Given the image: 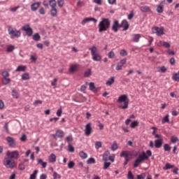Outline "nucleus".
<instances>
[{
  "label": "nucleus",
  "instance_id": "obj_1",
  "mask_svg": "<svg viewBox=\"0 0 179 179\" xmlns=\"http://www.w3.org/2000/svg\"><path fill=\"white\" fill-rule=\"evenodd\" d=\"M111 21L108 18H102L101 21L99 23V31L103 33V31H107L108 29H110Z\"/></svg>",
  "mask_w": 179,
  "mask_h": 179
},
{
  "label": "nucleus",
  "instance_id": "obj_2",
  "mask_svg": "<svg viewBox=\"0 0 179 179\" xmlns=\"http://www.w3.org/2000/svg\"><path fill=\"white\" fill-rule=\"evenodd\" d=\"M8 31L10 38H19L22 36V32L12 26L8 27Z\"/></svg>",
  "mask_w": 179,
  "mask_h": 179
},
{
  "label": "nucleus",
  "instance_id": "obj_3",
  "mask_svg": "<svg viewBox=\"0 0 179 179\" xmlns=\"http://www.w3.org/2000/svg\"><path fill=\"white\" fill-rule=\"evenodd\" d=\"M3 164L6 166V169H15L16 167V163L14 159L9 158L8 157L4 158L3 161Z\"/></svg>",
  "mask_w": 179,
  "mask_h": 179
},
{
  "label": "nucleus",
  "instance_id": "obj_4",
  "mask_svg": "<svg viewBox=\"0 0 179 179\" xmlns=\"http://www.w3.org/2000/svg\"><path fill=\"white\" fill-rule=\"evenodd\" d=\"M127 99L128 96L127 94H123L118 98L117 102L124 103V106H120V108H122V110L128 108V105L129 104V102L127 101Z\"/></svg>",
  "mask_w": 179,
  "mask_h": 179
},
{
  "label": "nucleus",
  "instance_id": "obj_5",
  "mask_svg": "<svg viewBox=\"0 0 179 179\" xmlns=\"http://www.w3.org/2000/svg\"><path fill=\"white\" fill-rule=\"evenodd\" d=\"M89 50L91 51V55L92 56L93 61H96V62L101 61V56L97 53V48L95 46L90 48Z\"/></svg>",
  "mask_w": 179,
  "mask_h": 179
},
{
  "label": "nucleus",
  "instance_id": "obj_6",
  "mask_svg": "<svg viewBox=\"0 0 179 179\" xmlns=\"http://www.w3.org/2000/svg\"><path fill=\"white\" fill-rule=\"evenodd\" d=\"M143 160H148V156L146 155V152H142L141 155H138V157L134 162V167H138V166H139V164L142 163Z\"/></svg>",
  "mask_w": 179,
  "mask_h": 179
},
{
  "label": "nucleus",
  "instance_id": "obj_7",
  "mask_svg": "<svg viewBox=\"0 0 179 179\" xmlns=\"http://www.w3.org/2000/svg\"><path fill=\"white\" fill-rule=\"evenodd\" d=\"M6 156L9 159H11L13 160H17L19 159L20 155L19 154V151L14 150V151H7Z\"/></svg>",
  "mask_w": 179,
  "mask_h": 179
},
{
  "label": "nucleus",
  "instance_id": "obj_8",
  "mask_svg": "<svg viewBox=\"0 0 179 179\" xmlns=\"http://www.w3.org/2000/svg\"><path fill=\"white\" fill-rule=\"evenodd\" d=\"M152 32L153 33V34H156V36H163V34H164V28L154 27L152 29Z\"/></svg>",
  "mask_w": 179,
  "mask_h": 179
},
{
  "label": "nucleus",
  "instance_id": "obj_9",
  "mask_svg": "<svg viewBox=\"0 0 179 179\" xmlns=\"http://www.w3.org/2000/svg\"><path fill=\"white\" fill-rule=\"evenodd\" d=\"M22 31H26L27 36H28V37H31L33 34V29L30 27L29 24H25L22 27Z\"/></svg>",
  "mask_w": 179,
  "mask_h": 179
},
{
  "label": "nucleus",
  "instance_id": "obj_10",
  "mask_svg": "<svg viewBox=\"0 0 179 179\" xmlns=\"http://www.w3.org/2000/svg\"><path fill=\"white\" fill-rule=\"evenodd\" d=\"M120 157H124L125 160H129L132 157V154L129 151H123L120 154Z\"/></svg>",
  "mask_w": 179,
  "mask_h": 179
},
{
  "label": "nucleus",
  "instance_id": "obj_11",
  "mask_svg": "<svg viewBox=\"0 0 179 179\" xmlns=\"http://www.w3.org/2000/svg\"><path fill=\"white\" fill-rule=\"evenodd\" d=\"M6 139L10 148H15V146H16V140H15V138L8 136Z\"/></svg>",
  "mask_w": 179,
  "mask_h": 179
},
{
  "label": "nucleus",
  "instance_id": "obj_12",
  "mask_svg": "<svg viewBox=\"0 0 179 179\" xmlns=\"http://www.w3.org/2000/svg\"><path fill=\"white\" fill-rule=\"evenodd\" d=\"M92 123H87L85 125V134L86 136H90V134H92Z\"/></svg>",
  "mask_w": 179,
  "mask_h": 179
},
{
  "label": "nucleus",
  "instance_id": "obj_13",
  "mask_svg": "<svg viewBox=\"0 0 179 179\" xmlns=\"http://www.w3.org/2000/svg\"><path fill=\"white\" fill-rule=\"evenodd\" d=\"M120 27H121V25H120V23L118 22V21L115 20L113 22V24L112 26V30L113 31H115V33H117V31H118V29H120Z\"/></svg>",
  "mask_w": 179,
  "mask_h": 179
},
{
  "label": "nucleus",
  "instance_id": "obj_14",
  "mask_svg": "<svg viewBox=\"0 0 179 179\" xmlns=\"http://www.w3.org/2000/svg\"><path fill=\"white\" fill-rule=\"evenodd\" d=\"M40 2H36L34 3L31 5V10H32V12H36V10H37V9H38V8H40Z\"/></svg>",
  "mask_w": 179,
  "mask_h": 179
},
{
  "label": "nucleus",
  "instance_id": "obj_15",
  "mask_svg": "<svg viewBox=\"0 0 179 179\" xmlns=\"http://www.w3.org/2000/svg\"><path fill=\"white\" fill-rule=\"evenodd\" d=\"M162 145H163V139L159 138L155 141V146L157 149L162 148Z\"/></svg>",
  "mask_w": 179,
  "mask_h": 179
},
{
  "label": "nucleus",
  "instance_id": "obj_16",
  "mask_svg": "<svg viewBox=\"0 0 179 179\" xmlns=\"http://www.w3.org/2000/svg\"><path fill=\"white\" fill-rule=\"evenodd\" d=\"M94 22V23H97V20H96L95 18H93V17H87V18H85L83 22H82V24L85 25L86 24V23L89 22Z\"/></svg>",
  "mask_w": 179,
  "mask_h": 179
},
{
  "label": "nucleus",
  "instance_id": "obj_17",
  "mask_svg": "<svg viewBox=\"0 0 179 179\" xmlns=\"http://www.w3.org/2000/svg\"><path fill=\"white\" fill-rule=\"evenodd\" d=\"M120 27H124L123 31H125V30H128V29H129V24H128L127 20H122Z\"/></svg>",
  "mask_w": 179,
  "mask_h": 179
},
{
  "label": "nucleus",
  "instance_id": "obj_18",
  "mask_svg": "<svg viewBox=\"0 0 179 179\" xmlns=\"http://www.w3.org/2000/svg\"><path fill=\"white\" fill-rule=\"evenodd\" d=\"M141 37V36L139 34H134L132 41H134V43H139Z\"/></svg>",
  "mask_w": 179,
  "mask_h": 179
},
{
  "label": "nucleus",
  "instance_id": "obj_19",
  "mask_svg": "<svg viewBox=\"0 0 179 179\" xmlns=\"http://www.w3.org/2000/svg\"><path fill=\"white\" fill-rule=\"evenodd\" d=\"M140 10L143 13L150 12V7L148 6H143L140 7Z\"/></svg>",
  "mask_w": 179,
  "mask_h": 179
},
{
  "label": "nucleus",
  "instance_id": "obj_20",
  "mask_svg": "<svg viewBox=\"0 0 179 179\" xmlns=\"http://www.w3.org/2000/svg\"><path fill=\"white\" fill-rule=\"evenodd\" d=\"M55 162H57V156L54 154H51L49 156V163H55Z\"/></svg>",
  "mask_w": 179,
  "mask_h": 179
},
{
  "label": "nucleus",
  "instance_id": "obj_21",
  "mask_svg": "<svg viewBox=\"0 0 179 179\" xmlns=\"http://www.w3.org/2000/svg\"><path fill=\"white\" fill-rule=\"evenodd\" d=\"M110 155V152L108 151H106L103 154V157H102V160L103 162H108V156Z\"/></svg>",
  "mask_w": 179,
  "mask_h": 179
},
{
  "label": "nucleus",
  "instance_id": "obj_22",
  "mask_svg": "<svg viewBox=\"0 0 179 179\" xmlns=\"http://www.w3.org/2000/svg\"><path fill=\"white\" fill-rule=\"evenodd\" d=\"M26 71V66L20 65L17 67L15 72H24Z\"/></svg>",
  "mask_w": 179,
  "mask_h": 179
},
{
  "label": "nucleus",
  "instance_id": "obj_23",
  "mask_svg": "<svg viewBox=\"0 0 179 179\" xmlns=\"http://www.w3.org/2000/svg\"><path fill=\"white\" fill-rule=\"evenodd\" d=\"M71 73H73V72H76L78 71V65H71L69 69Z\"/></svg>",
  "mask_w": 179,
  "mask_h": 179
},
{
  "label": "nucleus",
  "instance_id": "obj_24",
  "mask_svg": "<svg viewBox=\"0 0 179 179\" xmlns=\"http://www.w3.org/2000/svg\"><path fill=\"white\" fill-rule=\"evenodd\" d=\"M57 13H58V10L56 8H51L50 15L52 17H55L57 16Z\"/></svg>",
  "mask_w": 179,
  "mask_h": 179
},
{
  "label": "nucleus",
  "instance_id": "obj_25",
  "mask_svg": "<svg viewBox=\"0 0 179 179\" xmlns=\"http://www.w3.org/2000/svg\"><path fill=\"white\" fill-rule=\"evenodd\" d=\"M38 164H41L43 169H45L47 167V162H43V159H37Z\"/></svg>",
  "mask_w": 179,
  "mask_h": 179
},
{
  "label": "nucleus",
  "instance_id": "obj_26",
  "mask_svg": "<svg viewBox=\"0 0 179 179\" xmlns=\"http://www.w3.org/2000/svg\"><path fill=\"white\" fill-rule=\"evenodd\" d=\"M32 38L33 40H34V41H40V38H41V36H40L39 33H36L33 35Z\"/></svg>",
  "mask_w": 179,
  "mask_h": 179
},
{
  "label": "nucleus",
  "instance_id": "obj_27",
  "mask_svg": "<svg viewBox=\"0 0 179 179\" xmlns=\"http://www.w3.org/2000/svg\"><path fill=\"white\" fill-rule=\"evenodd\" d=\"M170 169H174V165H172L170 163H166L163 167V170H170Z\"/></svg>",
  "mask_w": 179,
  "mask_h": 179
},
{
  "label": "nucleus",
  "instance_id": "obj_28",
  "mask_svg": "<svg viewBox=\"0 0 179 179\" xmlns=\"http://www.w3.org/2000/svg\"><path fill=\"white\" fill-rule=\"evenodd\" d=\"M114 82H115V78L114 77H111L110 78H109L107 80L106 85V86H111V85H113V83H114Z\"/></svg>",
  "mask_w": 179,
  "mask_h": 179
},
{
  "label": "nucleus",
  "instance_id": "obj_29",
  "mask_svg": "<svg viewBox=\"0 0 179 179\" xmlns=\"http://www.w3.org/2000/svg\"><path fill=\"white\" fill-rule=\"evenodd\" d=\"M11 94L14 99H19V92L16 90H13Z\"/></svg>",
  "mask_w": 179,
  "mask_h": 179
},
{
  "label": "nucleus",
  "instance_id": "obj_30",
  "mask_svg": "<svg viewBox=\"0 0 179 179\" xmlns=\"http://www.w3.org/2000/svg\"><path fill=\"white\" fill-rule=\"evenodd\" d=\"M49 5L52 8H56L57 6V1L55 0H50Z\"/></svg>",
  "mask_w": 179,
  "mask_h": 179
},
{
  "label": "nucleus",
  "instance_id": "obj_31",
  "mask_svg": "<svg viewBox=\"0 0 179 179\" xmlns=\"http://www.w3.org/2000/svg\"><path fill=\"white\" fill-rule=\"evenodd\" d=\"M56 136L57 138H64V131L62 130H57L56 131Z\"/></svg>",
  "mask_w": 179,
  "mask_h": 179
},
{
  "label": "nucleus",
  "instance_id": "obj_32",
  "mask_svg": "<svg viewBox=\"0 0 179 179\" xmlns=\"http://www.w3.org/2000/svg\"><path fill=\"white\" fill-rule=\"evenodd\" d=\"M111 150H113V152H115V150H117V149H118V144H117V142H114L111 147H110Z\"/></svg>",
  "mask_w": 179,
  "mask_h": 179
},
{
  "label": "nucleus",
  "instance_id": "obj_33",
  "mask_svg": "<svg viewBox=\"0 0 179 179\" xmlns=\"http://www.w3.org/2000/svg\"><path fill=\"white\" fill-rule=\"evenodd\" d=\"M79 156L81 159H87V154L83 151L79 152Z\"/></svg>",
  "mask_w": 179,
  "mask_h": 179
},
{
  "label": "nucleus",
  "instance_id": "obj_34",
  "mask_svg": "<svg viewBox=\"0 0 179 179\" xmlns=\"http://www.w3.org/2000/svg\"><path fill=\"white\" fill-rule=\"evenodd\" d=\"M3 85H8L10 83V78H3L1 80Z\"/></svg>",
  "mask_w": 179,
  "mask_h": 179
},
{
  "label": "nucleus",
  "instance_id": "obj_35",
  "mask_svg": "<svg viewBox=\"0 0 179 179\" xmlns=\"http://www.w3.org/2000/svg\"><path fill=\"white\" fill-rule=\"evenodd\" d=\"M22 80H28L29 79H30V76H29V73H25L22 75Z\"/></svg>",
  "mask_w": 179,
  "mask_h": 179
},
{
  "label": "nucleus",
  "instance_id": "obj_36",
  "mask_svg": "<svg viewBox=\"0 0 179 179\" xmlns=\"http://www.w3.org/2000/svg\"><path fill=\"white\" fill-rule=\"evenodd\" d=\"M38 173V170H35L32 174L30 175L29 179H36L37 177V173Z\"/></svg>",
  "mask_w": 179,
  "mask_h": 179
},
{
  "label": "nucleus",
  "instance_id": "obj_37",
  "mask_svg": "<svg viewBox=\"0 0 179 179\" xmlns=\"http://www.w3.org/2000/svg\"><path fill=\"white\" fill-rule=\"evenodd\" d=\"M87 164H94V163H96V159H94L93 157L89 158L87 160Z\"/></svg>",
  "mask_w": 179,
  "mask_h": 179
},
{
  "label": "nucleus",
  "instance_id": "obj_38",
  "mask_svg": "<svg viewBox=\"0 0 179 179\" xmlns=\"http://www.w3.org/2000/svg\"><path fill=\"white\" fill-rule=\"evenodd\" d=\"M18 169L21 171H23V170H24L26 169V165H24V163L22 162V163L19 164Z\"/></svg>",
  "mask_w": 179,
  "mask_h": 179
},
{
  "label": "nucleus",
  "instance_id": "obj_39",
  "mask_svg": "<svg viewBox=\"0 0 179 179\" xmlns=\"http://www.w3.org/2000/svg\"><path fill=\"white\" fill-rule=\"evenodd\" d=\"M138 125H139V122L138 121L135 120L131 123L130 127H131V128H135L136 127H138Z\"/></svg>",
  "mask_w": 179,
  "mask_h": 179
},
{
  "label": "nucleus",
  "instance_id": "obj_40",
  "mask_svg": "<svg viewBox=\"0 0 179 179\" xmlns=\"http://www.w3.org/2000/svg\"><path fill=\"white\" fill-rule=\"evenodd\" d=\"M68 150L71 153H73V152H75V148L72 146V144H68Z\"/></svg>",
  "mask_w": 179,
  "mask_h": 179
},
{
  "label": "nucleus",
  "instance_id": "obj_41",
  "mask_svg": "<svg viewBox=\"0 0 179 179\" xmlns=\"http://www.w3.org/2000/svg\"><path fill=\"white\" fill-rule=\"evenodd\" d=\"M90 86V90H92V92H96V87L94 86V83H90L89 84Z\"/></svg>",
  "mask_w": 179,
  "mask_h": 179
},
{
  "label": "nucleus",
  "instance_id": "obj_42",
  "mask_svg": "<svg viewBox=\"0 0 179 179\" xmlns=\"http://www.w3.org/2000/svg\"><path fill=\"white\" fill-rule=\"evenodd\" d=\"M164 149L165 152H170L171 150V147H170V145H169V144H164Z\"/></svg>",
  "mask_w": 179,
  "mask_h": 179
},
{
  "label": "nucleus",
  "instance_id": "obj_43",
  "mask_svg": "<svg viewBox=\"0 0 179 179\" xmlns=\"http://www.w3.org/2000/svg\"><path fill=\"white\" fill-rule=\"evenodd\" d=\"M157 12H158V13H163V5L160 4L157 6Z\"/></svg>",
  "mask_w": 179,
  "mask_h": 179
},
{
  "label": "nucleus",
  "instance_id": "obj_44",
  "mask_svg": "<svg viewBox=\"0 0 179 179\" xmlns=\"http://www.w3.org/2000/svg\"><path fill=\"white\" fill-rule=\"evenodd\" d=\"M166 122H170V120L169 119V115H166L162 119V124H166Z\"/></svg>",
  "mask_w": 179,
  "mask_h": 179
},
{
  "label": "nucleus",
  "instance_id": "obj_45",
  "mask_svg": "<svg viewBox=\"0 0 179 179\" xmlns=\"http://www.w3.org/2000/svg\"><path fill=\"white\" fill-rule=\"evenodd\" d=\"M110 166H111L110 162H105L104 164H103V169L107 170V169H108V167H110Z\"/></svg>",
  "mask_w": 179,
  "mask_h": 179
},
{
  "label": "nucleus",
  "instance_id": "obj_46",
  "mask_svg": "<svg viewBox=\"0 0 179 179\" xmlns=\"http://www.w3.org/2000/svg\"><path fill=\"white\" fill-rule=\"evenodd\" d=\"M66 141H67L68 145H70L72 141H73V138H72L71 136H69L66 138Z\"/></svg>",
  "mask_w": 179,
  "mask_h": 179
},
{
  "label": "nucleus",
  "instance_id": "obj_47",
  "mask_svg": "<svg viewBox=\"0 0 179 179\" xmlns=\"http://www.w3.org/2000/svg\"><path fill=\"white\" fill-rule=\"evenodd\" d=\"M53 178L54 179H61V175L58 174L57 172H53Z\"/></svg>",
  "mask_w": 179,
  "mask_h": 179
},
{
  "label": "nucleus",
  "instance_id": "obj_48",
  "mask_svg": "<svg viewBox=\"0 0 179 179\" xmlns=\"http://www.w3.org/2000/svg\"><path fill=\"white\" fill-rule=\"evenodd\" d=\"M173 80H175L176 82H179V75H178V73L173 74Z\"/></svg>",
  "mask_w": 179,
  "mask_h": 179
},
{
  "label": "nucleus",
  "instance_id": "obj_49",
  "mask_svg": "<svg viewBox=\"0 0 179 179\" xmlns=\"http://www.w3.org/2000/svg\"><path fill=\"white\" fill-rule=\"evenodd\" d=\"M68 167L69 169H73V167H75V162H73V161L69 162Z\"/></svg>",
  "mask_w": 179,
  "mask_h": 179
},
{
  "label": "nucleus",
  "instance_id": "obj_50",
  "mask_svg": "<svg viewBox=\"0 0 179 179\" xmlns=\"http://www.w3.org/2000/svg\"><path fill=\"white\" fill-rule=\"evenodd\" d=\"M64 0H57V5L59 6V8H62V6H64Z\"/></svg>",
  "mask_w": 179,
  "mask_h": 179
},
{
  "label": "nucleus",
  "instance_id": "obj_51",
  "mask_svg": "<svg viewBox=\"0 0 179 179\" xmlns=\"http://www.w3.org/2000/svg\"><path fill=\"white\" fill-rule=\"evenodd\" d=\"M90 75H92V71L90 69H89L88 71H87L85 74L84 76L85 78H89V76H90Z\"/></svg>",
  "mask_w": 179,
  "mask_h": 179
},
{
  "label": "nucleus",
  "instance_id": "obj_52",
  "mask_svg": "<svg viewBox=\"0 0 179 179\" xmlns=\"http://www.w3.org/2000/svg\"><path fill=\"white\" fill-rule=\"evenodd\" d=\"M20 139L21 142H26L27 141V136H26V134H22Z\"/></svg>",
  "mask_w": 179,
  "mask_h": 179
},
{
  "label": "nucleus",
  "instance_id": "obj_53",
  "mask_svg": "<svg viewBox=\"0 0 179 179\" xmlns=\"http://www.w3.org/2000/svg\"><path fill=\"white\" fill-rule=\"evenodd\" d=\"M178 141V138H177L176 136H172L171 138V142L172 143H176Z\"/></svg>",
  "mask_w": 179,
  "mask_h": 179
},
{
  "label": "nucleus",
  "instance_id": "obj_54",
  "mask_svg": "<svg viewBox=\"0 0 179 179\" xmlns=\"http://www.w3.org/2000/svg\"><path fill=\"white\" fill-rule=\"evenodd\" d=\"M101 142L100 141H96L95 143V149H99V148H101Z\"/></svg>",
  "mask_w": 179,
  "mask_h": 179
},
{
  "label": "nucleus",
  "instance_id": "obj_55",
  "mask_svg": "<svg viewBox=\"0 0 179 179\" xmlns=\"http://www.w3.org/2000/svg\"><path fill=\"white\" fill-rule=\"evenodd\" d=\"M13 50H15V46H13V45H9L7 48L8 52H12V51H13Z\"/></svg>",
  "mask_w": 179,
  "mask_h": 179
},
{
  "label": "nucleus",
  "instance_id": "obj_56",
  "mask_svg": "<svg viewBox=\"0 0 179 179\" xmlns=\"http://www.w3.org/2000/svg\"><path fill=\"white\" fill-rule=\"evenodd\" d=\"M120 55H122V57H125V56L128 55V52H127V50H122L120 51Z\"/></svg>",
  "mask_w": 179,
  "mask_h": 179
},
{
  "label": "nucleus",
  "instance_id": "obj_57",
  "mask_svg": "<svg viewBox=\"0 0 179 179\" xmlns=\"http://www.w3.org/2000/svg\"><path fill=\"white\" fill-rule=\"evenodd\" d=\"M127 178L128 179H134L135 178L131 171H129L128 173Z\"/></svg>",
  "mask_w": 179,
  "mask_h": 179
},
{
  "label": "nucleus",
  "instance_id": "obj_58",
  "mask_svg": "<svg viewBox=\"0 0 179 179\" xmlns=\"http://www.w3.org/2000/svg\"><path fill=\"white\" fill-rule=\"evenodd\" d=\"M115 56V53H114V52H113V51H110V52L108 53V58L111 59Z\"/></svg>",
  "mask_w": 179,
  "mask_h": 179
},
{
  "label": "nucleus",
  "instance_id": "obj_59",
  "mask_svg": "<svg viewBox=\"0 0 179 179\" xmlns=\"http://www.w3.org/2000/svg\"><path fill=\"white\" fill-rule=\"evenodd\" d=\"M146 175L145 173H141V175L137 176V179H145Z\"/></svg>",
  "mask_w": 179,
  "mask_h": 179
},
{
  "label": "nucleus",
  "instance_id": "obj_60",
  "mask_svg": "<svg viewBox=\"0 0 179 179\" xmlns=\"http://www.w3.org/2000/svg\"><path fill=\"white\" fill-rule=\"evenodd\" d=\"M3 78H8V76H9V73L6 71H3L1 73Z\"/></svg>",
  "mask_w": 179,
  "mask_h": 179
},
{
  "label": "nucleus",
  "instance_id": "obj_61",
  "mask_svg": "<svg viewBox=\"0 0 179 179\" xmlns=\"http://www.w3.org/2000/svg\"><path fill=\"white\" fill-rule=\"evenodd\" d=\"M20 6H17L14 8H10V12H16V10H17V9H20Z\"/></svg>",
  "mask_w": 179,
  "mask_h": 179
},
{
  "label": "nucleus",
  "instance_id": "obj_62",
  "mask_svg": "<svg viewBox=\"0 0 179 179\" xmlns=\"http://www.w3.org/2000/svg\"><path fill=\"white\" fill-rule=\"evenodd\" d=\"M62 115V108H60L57 111V117H61Z\"/></svg>",
  "mask_w": 179,
  "mask_h": 179
},
{
  "label": "nucleus",
  "instance_id": "obj_63",
  "mask_svg": "<svg viewBox=\"0 0 179 179\" xmlns=\"http://www.w3.org/2000/svg\"><path fill=\"white\" fill-rule=\"evenodd\" d=\"M146 156H148V159L152 156V151L150 150H148L145 153Z\"/></svg>",
  "mask_w": 179,
  "mask_h": 179
},
{
  "label": "nucleus",
  "instance_id": "obj_64",
  "mask_svg": "<svg viewBox=\"0 0 179 179\" xmlns=\"http://www.w3.org/2000/svg\"><path fill=\"white\" fill-rule=\"evenodd\" d=\"M39 13L41 15H45V10L44 9V8H40Z\"/></svg>",
  "mask_w": 179,
  "mask_h": 179
}]
</instances>
